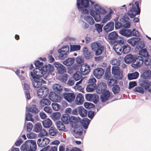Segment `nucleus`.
<instances>
[{"label": "nucleus", "instance_id": "obj_35", "mask_svg": "<svg viewBox=\"0 0 151 151\" xmlns=\"http://www.w3.org/2000/svg\"><path fill=\"white\" fill-rule=\"evenodd\" d=\"M139 54L144 58L149 57L150 55L146 48H143L139 50Z\"/></svg>", "mask_w": 151, "mask_h": 151}, {"label": "nucleus", "instance_id": "obj_53", "mask_svg": "<svg viewBox=\"0 0 151 151\" xmlns=\"http://www.w3.org/2000/svg\"><path fill=\"white\" fill-rule=\"evenodd\" d=\"M107 79V84L109 86H112L114 85L116 83H117L116 80L112 78H108Z\"/></svg>", "mask_w": 151, "mask_h": 151}, {"label": "nucleus", "instance_id": "obj_31", "mask_svg": "<svg viewBox=\"0 0 151 151\" xmlns=\"http://www.w3.org/2000/svg\"><path fill=\"white\" fill-rule=\"evenodd\" d=\"M139 75V74L137 72L129 73L127 75L128 78L129 80L136 79L138 78Z\"/></svg>", "mask_w": 151, "mask_h": 151}, {"label": "nucleus", "instance_id": "obj_12", "mask_svg": "<svg viewBox=\"0 0 151 151\" xmlns=\"http://www.w3.org/2000/svg\"><path fill=\"white\" fill-rule=\"evenodd\" d=\"M144 58L143 57L138 56L135 58L131 65L132 67L135 69L139 68L142 64L143 62Z\"/></svg>", "mask_w": 151, "mask_h": 151}, {"label": "nucleus", "instance_id": "obj_50", "mask_svg": "<svg viewBox=\"0 0 151 151\" xmlns=\"http://www.w3.org/2000/svg\"><path fill=\"white\" fill-rule=\"evenodd\" d=\"M99 97L97 95L96 93H94L93 95L91 101L93 102L95 104H97L99 101Z\"/></svg>", "mask_w": 151, "mask_h": 151}, {"label": "nucleus", "instance_id": "obj_32", "mask_svg": "<svg viewBox=\"0 0 151 151\" xmlns=\"http://www.w3.org/2000/svg\"><path fill=\"white\" fill-rule=\"evenodd\" d=\"M87 110L84 108L83 106H79V113L81 117H86L87 115Z\"/></svg>", "mask_w": 151, "mask_h": 151}, {"label": "nucleus", "instance_id": "obj_59", "mask_svg": "<svg viewBox=\"0 0 151 151\" xmlns=\"http://www.w3.org/2000/svg\"><path fill=\"white\" fill-rule=\"evenodd\" d=\"M61 116V114L60 112H55L52 114V118L55 120H57L60 119Z\"/></svg>", "mask_w": 151, "mask_h": 151}, {"label": "nucleus", "instance_id": "obj_40", "mask_svg": "<svg viewBox=\"0 0 151 151\" xmlns=\"http://www.w3.org/2000/svg\"><path fill=\"white\" fill-rule=\"evenodd\" d=\"M84 18L91 25H93L95 23L93 19L90 16H86L84 17Z\"/></svg>", "mask_w": 151, "mask_h": 151}, {"label": "nucleus", "instance_id": "obj_34", "mask_svg": "<svg viewBox=\"0 0 151 151\" xmlns=\"http://www.w3.org/2000/svg\"><path fill=\"white\" fill-rule=\"evenodd\" d=\"M75 60V58H68L63 62V63L67 66H71L74 63Z\"/></svg>", "mask_w": 151, "mask_h": 151}, {"label": "nucleus", "instance_id": "obj_26", "mask_svg": "<svg viewBox=\"0 0 151 151\" xmlns=\"http://www.w3.org/2000/svg\"><path fill=\"white\" fill-rule=\"evenodd\" d=\"M80 121V118L78 119L76 116H72L70 117V122L72 127H74L79 125V122Z\"/></svg>", "mask_w": 151, "mask_h": 151}, {"label": "nucleus", "instance_id": "obj_11", "mask_svg": "<svg viewBox=\"0 0 151 151\" xmlns=\"http://www.w3.org/2000/svg\"><path fill=\"white\" fill-rule=\"evenodd\" d=\"M96 80L94 77L89 79L88 80V83L86 89L88 92H92L96 88Z\"/></svg>", "mask_w": 151, "mask_h": 151}, {"label": "nucleus", "instance_id": "obj_64", "mask_svg": "<svg viewBox=\"0 0 151 151\" xmlns=\"http://www.w3.org/2000/svg\"><path fill=\"white\" fill-rule=\"evenodd\" d=\"M38 134V136L42 137L47 135L48 133L45 129H43Z\"/></svg>", "mask_w": 151, "mask_h": 151}, {"label": "nucleus", "instance_id": "obj_5", "mask_svg": "<svg viewBox=\"0 0 151 151\" xmlns=\"http://www.w3.org/2000/svg\"><path fill=\"white\" fill-rule=\"evenodd\" d=\"M140 38L139 37H132L128 39V42L132 46L134 47L138 43L136 47L138 50L143 49L145 45V43L144 41H140Z\"/></svg>", "mask_w": 151, "mask_h": 151}, {"label": "nucleus", "instance_id": "obj_57", "mask_svg": "<svg viewBox=\"0 0 151 151\" xmlns=\"http://www.w3.org/2000/svg\"><path fill=\"white\" fill-rule=\"evenodd\" d=\"M69 53V52H64L60 54L58 56L60 60L64 59L65 58L67 57Z\"/></svg>", "mask_w": 151, "mask_h": 151}, {"label": "nucleus", "instance_id": "obj_38", "mask_svg": "<svg viewBox=\"0 0 151 151\" xmlns=\"http://www.w3.org/2000/svg\"><path fill=\"white\" fill-rule=\"evenodd\" d=\"M56 126L57 127V129L59 130L63 131L65 129V127L62 122L60 121H58L56 122Z\"/></svg>", "mask_w": 151, "mask_h": 151}, {"label": "nucleus", "instance_id": "obj_3", "mask_svg": "<svg viewBox=\"0 0 151 151\" xmlns=\"http://www.w3.org/2000/svg\"><path fill=\"white\" fill-rule=\"evenodd\" d=\"M89 1L93 5L94 2L91 0H77L76 5L78 10L83 14H87L89 13Z\"/></svg>", "mask_w": 151, "mask_h": 151}, {"label": "nucleus", "instance_id": "obj_15", "mask_svg": "<svg viewBox=\"0 0 151 151\" xmlns=\"http://www.w3.org/2000/svg\"><path fill=\"white\" fill-rule=\"evenodd\" d=\"M63 96L64 99L69 103H71L73 101L75 98V95L73 93L64 92L63 94Z\"/></svg>", "mask_w": 151, "mask_h": 151}, {"label": "nucleus", "instance_id": "obj_14", "mask_svg": "<svg viewBox=\"0 0 151 151\" xmlns=\"http://www.w3.org/2000/svg\"><path fill=\"white\" fill-rule=\"evenodd\" d=\"M112 72L113 74L116 75L117 79H122L123 77L122 72L120 70V68L118 66H113L112 68Z\"/></svg>", "mask_w": 151, "mask_h": 151}, {"label": "nucleus", "instance_id": "obj_1", "mask_svg": "<svg viewBox=\"0 0 151 151\" xmlns=\"http://www.w3.org/2000/svg\"><path fill=\"white\" fill-rule=\"evenodd\" d=\"M36 70H39L37 69H34L33 73L31 72L30 74L33 78L32 81L33 87L35 88H39L41 87L42 83H46V81L42 78V74L39 73Z\"/></svg>", "mask_w": 151, "mask_h": 151}, {"label": "nucleus", "instance_id": "obj_39", "mask_svg": "<svg viewBox=\"0 0 151 151\" xmlns=\"http://www.w3.org/2000/svg\"><path fill=\"white\" fill-rule=\"evenodd\" d=\"M69 47L68 45H64L61 48L58 50V52L60 54L64 52H69Z\"/></svg>", "mask_w": 151, "mask_h": 151}, {"label": "nucleus", "instance_id": "obj_18", "mask_svg": "<svg viewBox=\"0 0 151 151\" xmlns=\"http://www.w3.org/2000/svg\"><path fill=\"white\" fill-rule=\"evenodd\" d=\"M104 72V70L101 68H97L93 71V73L96 78L99 79L101 78Z\"/></svg>", "mask_w": 151, "mask_h": 151}, {"label": "nucleus", "instance_id": "obj_51", "mask_svg": "<svg viewBox=\"0 0 151 151\" xmlns=\"http://www.w3.org/2000/svg\"><path fill=\"white\" fill-rule=\"evenodd\" d=\"M68 74L64 73L60 76V80L61 82L65 83L68 80Z\"/></svg>", "mask_w": 151, "mask_h": 151}, {"label": "nucleus", "instance_id": "obj_8", "mask_svg": "<svg viewBox=\"0 0 151 151\" xmlns=\"http://www.w3.org/2000/svg\"><path fill=\"white\" fill-rule=\"evenodd\" d=\"M92 50L95 52V55L96 56L100 55L102 53L104 49V47L99 42H94L91 45Z\"/></svg>", "mask_w": 151, "mask_h": 151}, {"label": "nucleus", "instance_id": "obj_62", "mask_svg": "<svg viewBox=\"0 0 151 151\" xmlns=\"http://www.w3.org/2000/svg\"><path fill=\"white\" fill-rule=\"evenodd\" d=\"M96 114V112L93 111H89L88 112V117L91 119H92Z\"/></svg>", "mask_w": 151, "mask_h": 151}, {"label": "nucleus", "instance_id": "obj_10", "mask_svg": "<svg viewBox=\"0 0 151 151\" xmlns=\"http://www.w3.org/2000/svg\"><path fill=\"white\" fill-rule=\"evenodd\" d=\"M139 85L145 91L148 89L150 92H151V81L150 82L148 80L142 78L139 81Z\"/></svg>", "mask_w": 151, "mask_h": 151}, {"label": "nucleus", "instance_id": "obj_28", "mask_svg": "<svg viewBox=\"0 0 151 151\" xmlns=\"http://www.w3.org/2000/svg\"><path fill=\"white\" fill-rule=\"evenodd\" d=\"M132 31L130 29H122L119 31L120 34L124 36L129 37L132 36Z\"/></svg>", "mask_w": 151, "mask_h": 151}, {"label": "nucleus", "instance_id": "obj_63", "mask_svg": "<svg viewBox=\"0 0 151 151\" xmlns=\"http://www.w3.org/2000/svg\"><path fill=\"white\" fill-rule=\"evenodd\" d=\"M34 64L36 67V68H41L43 64V63L42 62H40V61L38 60L35 61Z\"/></svg>", "mask_w": 151, "mask_h": 151}, {"label": "nucleus", "instance_id": "obj_45", "mask_svg": "<svg viewBox=\"0 0 151 151\" xmlns=\"http://www.w3.org/2000/svg\"><path fill=\"white\" fill-rule=\"evenodd\" d=\"M70 52L79 50L81 49V46L80 45H70Z\"/></svg>", "mask_w": 151, "mask_h": 151}, {"label": "nucleus", "instance_id": "obj_20", "mask_svg": "<svg viewBox=\"0 0 151 151\" xmlns=\"http://www.w3.org/2000/svg\"><path fill=\"white\" fill-rule=\"evenodd\" d=\"M54 65L56 68L58 73H63L66 71L65 67L62 64L55 62L54 63Z\"/></svg>", "mask_w": 151, "mask_h": 151}, {"label": "nucleus", "instance_id": "obj_22", "mask_svg": "<svg viewBox=\"0 0 151 151\" xmlns=\"http://www.w3.org/2000/svg\"><path fill=\"white\" fill-rule=\"evenodd\" d=\"M110 96V93L108 90H105L100 96L101 102L104 103L109 99Z\"/></svg>", "mask_w": 151, "mask_h": 151}, {"label": "nucleus", "instance_id": "obj_52", "mask_svg": "<svg viewBox=\"0 0 151 151\" xmlns=\"http://www.w3.org/2000/svg\"><path fill=\"white\" fill-rule=\"evenodd\" d=\"M58 131L56 129H55V128L52 127H51L49 129V133L50 135L52 136H54L56 135L58 132Z\"/></svg>", "mask_w": 151, "mask_h": 151}, {"label": "nucleus", "instance_id": "obj_21", "mask_svg": "<svg viewBox=\"0 0 151 151\" xmlns=\"http://www.w3.org/2000/svg\"><path fill=\"white\" fill-rule=\"evenodd\" d=\"M119 36L118 33L116 31H114L110 33L108 35V39L113 43H115V42L118 38Z\"/></svg>", "mask_w": 151, "mask_h": 151}, {"label": "nucleus", "instance_id": "obj_36", "mask_svg": "<svg viewBox=\"0 0 151 151\" xmlns=\"http://www.w3.org/2000/svg\"><path fill=\"white\" fill-rule=\"evenodd\" d=\"M42 124L44 127L48 128L51 126L52 122L49 118H47V119L43 121L42 122Z\"/></svg>", "mask_w": 151, "mask_h": 151}, {"label": "nucleus", "instance_id": "obj_44", "mask_svg": "<svg viewBox=\"0 0 151 151\" xmlns=\"http://www.w3.org/2000/svg\"><path fill=\"white\" fill-rule=\"evenodd\" d=\"M104 25L99 23H96L95 24V27L96 28V31L97 32L100 34L102 31V28Z\"/></svg>", "mask_w": 151, "mask_h": 151}, {"label": "nucleus", "instance_id": "obj_61", "mask_svg": "<svg viewBox=\"0 0 151 151\" xmlns=\"http://www.w3.org/2000/svg\"><path fill=\"white\" fill-rule=\"evenodd\" d=\"M51 105L52 109L55 111H58L60 108V105L56 103H52Z\"/></svg>", "mask_w": 151, "mask_h": 151}, {"label": "nucleus", "instance_id": "obj_46", "mask_svg": "<svg viewBox=\"0 0 151 151\" xmlns=\"http://www.w3.org/2000/svg\"><path fill=\"white\" fill-rule=\"evenodd\" d=\"M50 101L48 99H43L41 100L40 102V103L42 106L49 105L50 104Z\"/></svg>", "mask_w": 151, "mask_h": 151}, {"label": "nucleus", "instance_id": "obj_54", "mask_svg": "<svg viewBox=\"0 0 151 151\" xmlns=\"http://www.w3.org/2000/svg\"><path fill=\"white\" fill-rule=\"evenodd\" d=\"M33 115L32 114L30 113L29 112H28L26 114V117L25 119V121H31L33 122L34 120L32 118Z\"/></svg>", "mask_w": 151, "mask_h": 151}, {"label": "nucleus", "instance_id": "obj_4", "mask_svg": "<svg viewBox=\"0 0 151 151\" xmlns=\"http://www.w3.org/2000/svg\"><path fill=\"white\" fill-rule=\"evenodd\" d=\"M20 148L21 151H35L37 149L36 141L27 140L21 146Z\"/></svg>", "mask_w": 151, "mask_h": 151}, {"label": "nucleus", "instance_id": "obj_7", "mask_svg": "<svg viewBox=\"0 0 151 151\" xmlns=\"http://www.w3.org/2000/svg\"><path fill=\"white\" fill-rule=\"evenodd\" d=\"M135 4L136 6L133 4L132 7L127 12V14L131 18L134 17L136 15L139 14L140 13L141 10L139 7V1H136Z\"/></svg>", "mask_w": 151, "mask_h": 151}, {"label": "nucleus", "instance_id": "obj_29", "mask_svg": "<svg viewBox=\"0 0 151 151\" xmlns=\"http://www.w3.org/2000/svg\"><path fill=\"white\" fill-rule=\"evenodd\" d=\"M151 76V71L150 70H146L144 72L140 75V77L143 78L148 79Z\"/></svg>", "mask_w": 151, "mask_h": 151}, {"label": "nucleus", "instance_id": "obj_47", "mask_svg": "<svg viewBox=\"0 0 151 151\" xmlns=\"http://www.w3.org/2000/svg\"><path fill=\"white\" fill-rule=\"evenodd\" d=\"M53 91L56 93L55 94L57 93L59 95L61 94V92L62 91L63 89L60 86H54L53 87Z\"/></svg>", "mask_w": 151, "mask_h": 151}, {"label": "nucleus", "instance_id": "obj_9", "mask_svg": "<svg viewBox=\"0 0 151 151\" xmlns=\"http://www.w3.org/2000/svg\"><path fill=\"white\" fill-rule=\"evenodd\" d=\"M73 130V135L76 138L83 139V134L86 133V130H84L83 128L81 127L79 125L74 127Z\"/></svg>", "mask_w": 151, "mask_h": 151}, {"label": "nucleus", "instance_id": "obj_49", "mask_svg": "<svg viewBox=\"0 0 151 151\" xmlns=\"http://www.w3.org/2000/svg\"><path fill=\"white\" fill-rule=\"evenodd\" d=\"M73 77L76 81L79 80L81 77V75L79 71L76 72L73 75Z\"/></svg>", "mask_w": 151, "mask_h": 151}, {"label": "nucleus", "instance_id": "obj_2", "mask_svg": "<svg viewBox=\"0 0 151 151\" xmlns=\"http://www.w3.org/2000/svg\"><path fill=\"white\" fill-rule=\"evenodd\" d=\"M94 7L95 11L91 9L90 14L94 18L96 21L98 22L100 21L101 19L100 15L105 14L106 13V11L98 4H95Z\"/></svg>", "mask_w": 151, "mask_h": 151}, {"label": "nucleus", "instance_id": "obj_42", "mask_svg": "<svg viewBox=\"0 0 151 151\" xmlns=\"http://www.w3.org/2000/svg\"><path fill=\"white\" fill-rule=\"evenodd\" d=\"M111 12L110 11L106 15L103 19H102L101 22L103 23H104L110 20L111 18Z\"/></svg>", "mask_w": 151, "mask_h": 151}, {"label": "nucleus", "instance_id": "obj_19", "mask_svg": "<svg viewBox=\"0 0 151 151\" xmlns=\"http://www.w3.org/2000/svg\"><path fill=\"white\" fill-rule=\"evenodd\" d=\"M114 23L110 21L107 23L103 27V30L106 33H108L114 30Z\"/></svg>", "mask_w": 151, "mask_h": 151}, {"label": "nucleus", "instance_id": "obj_48", "mask_svg": "<svg viewBox=\"0 0 151 151\" xmlns=\"http://www.w3.org/2000/svg\"><path fill=\"white\" fill-rule=\"evenodd\" d=\"M28 110L30 112H32L35 114L38 113L39 111L35 105H33L32 107L29 108Z\"/></svg>", "mask_w": 151, "mask_h": 151}, {"label": "nucleus", "instance_id": "obj_41", "mask_svg": "<svg viewBox=\"0 0 151 151\" xmlns=\"http://www.w3.org/2000/svg\"><path fill=\"white\" fill-rule=\"evenodd\" d=\"M118 45H114L113 46V48L116 52V53L119 55H120L123 52L122 46L117 47Z\"/></svg>", "mask_w": 151, "mask_h": 151}, {"label": "nucleus", "instance_id": "obj_30", "mask_svg": "<svg viewBox=\"0 0 151 151\" xmlns=\"http://www.w3.org/2000/svg\"><path fill=\"white\" fill-rule=\"evenodd\" d=\"M70 117L68 114H65L63 115L61 118L62 122L65 124H68L70 122Z\"/></svg>", "mask_w": 151, "mask_h": 151}, {"label": "nucleus", "instance_id": "obj_23", "mask_svg": "<svg viewBox=\"0 0 151 151\" xmlns=\"http://www.w3.org/2000/svg\"><path fill=\"white\" fill-rule=\"evenodd\" d=\"M91 122L88 118H84L79 122V125L85 129H87Z\"/></svg>", "mask_w": 151, "mask_h": 151}, {"label": "nucleus", "instance_id": "obj_16", "mask_svg": "<svg viewBox=\"0 0 151 151\" xmlns=\"http://www.w3.org/2000/svg\"><path fill=\"white\" fill-rule=\"evenodd\" d=\"M50 140L49 138L44 137L42 140L41 138H39L37 141V144L39 147H44L48 144Z\"/></svg>", "mask_w": 151, "mask_h": 151}, {"label": "nucleus", "instance_id": "obj_25", "mask_svg": "<svg viewBox=\"0 0 151 151\" xmlns=\"http://www.w3.org/2000/svg\"><path fill=\"white\" fill-rule=\"evenodd\" d=\"M76 62L77 65L75 64L73 66V68L75 69H78L80 67L83 65L84 60L81 56H78L76 58Z\"/></svg>", "mask_w": 151, "mask_h": 151}, {"label": "nucleus", "instance_id": "obj_37", "mask_svg": "<svg viewBox=\"0 0 151 151\" xmlns=\"http://www.w3.org/2000/svg\"><path fill=\"white\" fill-rule=\"evenodd\" d=\"M122 52L123 54H127L131 50V47L129 45L125 43L122 46Z\"/></svg>", "mask_w": 151, "mask_h": 151}, {"label": "nucleus", "instance_id": "obj_60", "mask_svg": "<svg viewBox=\"0 0 151 151\" xmlns=\"http://www.w3.org/2000/svg\"><path fill=\"white\" fill-rule=\"evenodd\" d=\"M110 63L113 65H116L118 66L120 64V62L116 59H114L110 61Z\"/></svg>", "mask_w": 151, "mask_h": 151}, {"label": "nucleus", "instance_id": "obj_13", "mask_svg": "<svg viewBox=\"0 0 151 151\" xmlns=\"http://www.w3.org/2000/svg\"><path fill=\"white\" fill-rule=\"evenodd\" d=\"M38 96L40 98L46 97L48 94L49 91L48 89L44 86L41 87L37 91Z\"/></svg>", "mask_w": 151, "mask_h": 151}, {"label": "nucleus", "instance_id": "obj_6", "mask_svg": "<svg viewBox=\"0 0 151 151\" xmlns=\"http://www.w3.org/2000/svg\"><path fill=\"white\" fill-rule=\"evenodd\" d=\"M35 69H37L39 70L38 71L36 70L37 72L39 73L40 74H42V76H43V72L44 73V74H47L49 75L50 74L52 75H54V73L52 74V72L54 71V68L53 66L50 64H49L48 65H45L43 67H42L41 69L39 68H35Z\"/></svg>", "mask_w": 151, "mask_h": 151}, {"label": "nucleus", "instance_id": "obj_55", "mask_svg": "<svg viewBox=\"0 0 151 151\" xmlns=\"http://www.w3.org/2000/svg\"><path fill=\"white\" fill-rule=\"evenodd\" d=\"M84 106L87 109H90L95 107V105L90 102H85L84 104Z\"/></svg>", "mask_w": 151, "mask_h": 151}, {"label": "nucleus", "instance_id": "obj_27", "mask_svg": "<svg viewBox=\"0 0 151 151\" xmlns=\"http://www.w3.org/2000/svg\"><path fill=\"white\" fill-rule=\"evenodd\" d=\"M106 87V84L104 83H100L98 84L96 88V92L99 94L103 93L105 91Z\"/></svg>", "mask_w": 151, "mask_h": 151}, {"label": "nucleus", "instance_id": "obj_33", "mask_svg": "<svg viewBox=\"0 0 151 151\" xmlns=\"http://www.w3.org/2000/svg\"><path fill=\"white\" fill-rule=\"evenodd\" d=\"M80 71L83 75H86L88 73L90 72V67L89 65L87 67L84 66L83 67L82 66H81L80 67Z\"/></svg>", "mask_w": 151, "mask_h": 151}, {"label": "nucleus", "instance_id": "obj_43", "mask_svg": "<svg viewBox=\"0 0 151 151\" xmlns=\"http://www.w3.org/2000/svg\"><path fill=\"white\" fill-rule=\"evenodd\" d=\"M42 127L40 123L38 122L34 126V131L36 132H38L41 131Z\"/></svg>", "mask_w": 151, "mask_h": 151}, {"label": "nucleus", "instance_id": "obj_56", "mask_svg": "<svg viewBox=\"0 0 151 151\" xmlns=\"http://www.w3.org/2000/svg\"><path fill=\"white\" fill-rule=\"evenodd\" d=\"M133 91L135 92L141 93H143L144 92V88L141 86H136L133 89Z\"/></svg>", "mask_w": 151, "mask_h": 151}, {"label": "nucleus", "instance_id": "obj_24", "mask_svg": "<svg viewBox=\"0 0 151 151\" xmlns=\"http://www.w3.org/2000/svg\"><path fill=\"white\" fill-rule=\"evenodd\" d=\"M137 57V56L130 54H128L124 58V62L127 64L131 63L135 60V58Z\"/></svg>", "mask_w": 151, "mask_h": 151}, {"label": "nucleus", "instance_id": "obj_58", "mask_svg": "<svg viewBox=\"0 0 151 151\" xmlns=\"http://www.w3.org/2000/svg\"><path fill=\"white\" fill-rule=\"evenodd\" d=\"M120 91V88L118 85H114L112 88V91L115 94H117L119 93Z\"/></svg>", "mask_w": 151, "mask_h": 151}, {"label": "nucleus", "instance_id": "obj_17", "mask_svg": "<svg viewBox=\"0 0 151 151\" xmlns=\"http://www.w3.org/2000/svg\"><path fill=\"white\" fill-rule=\"evenodd\" d=\"M83 52L85 59H89L93 58V52L89 51L86 47H83Z\"/></svg>", "mask_w": 151, "mask_h": 151}]
</instances>
